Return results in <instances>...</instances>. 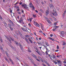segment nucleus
I'll use <instances>...</instances> for the list:
<instances>
[{
	"mask_svg": "<svg viewBox=\"0 0 66 66\" xmlns=\"http://www.w3.org/2000/svg\"><path fill=\"white\" fill-rule=\"evenodd\" d=\"M28 40H29V42L31 43H32V40L30 39V38H28Z\"/></svg>",
	"mask_w": 66,
	"mask_h": 66,
	"instance_id": "obj_19",
	"label": "nucleus"
},
{
	"mask_svg": "<svg viewBox=\"0 0 66 66\" xmlns=\"http://www.w3.org/2000/svg\"><path fill=\"white\" fill-rule=\"evenodd\" d=\"M5 37L6 38V39H7V40H8L9 41L10 43L11 44H12V42H11V40L10 39H9V37H8L6 36H5Z\"/></svg>",
	"mask_w": 66,
	"mask_h": 66,
	"instance_id": "obj_5",
	"label": "nucleus"
},
{
	"mask_svg": "<svg viewBox=\"0 0 66 66\" xmlns=\"http://www.w3.org/2000/svg\"><path fill=\"white\" fill-rule=\"evenodd\" d=\"M48 38H49V39H51H51H52V38L50 37H49Z\"/></svg>",
	"mask_w": 66,
	"mask_h": 66,
	"instance_id": "obj_54",
	"label": "nucleus"
},
{
	"mask_svg": "<svg viewBox=\"0 0 66 66\" xmlns=\"http://www.w3.org/2000/svg\"><path fill=\"white\" fill-rule=\"evenodd\" d=\"M46 46H49V44H48V43H47V42H46Z\"/></svg>",
	"mask_w": 66,
	"mask_h": 66,
	"instance_id": "obj_32",
	"label": "nucleus"
},
{
	"mask_svg": "<svg viewBox=\"0 0 66 66\" xmlns=\"http://www.w3.org/2000/svg\"><path fill=\"white\" fill-rule=\"evenodd\" d=\"M32 16L33 17H34V18L36 17V15H34V14L32 15Z\"/></svg>",
	"mask_w": 66,
	"mask_h": 66,
	"instance_id": "obj_27",
	"label": "nucleus"
},
{
	"mask_svg": "<svg viewBox=\"0 0 66 66\" xmlns=\"http://www.w3.org/2000/svg\"><path fill=\"white\" fill-rule=\"evenodd\" d=\"M29 35H26V37H27V38H28V37H29Z\"/></svg>",
	"mask_w": 66,
	"mask_h": 66,
	"instance_id": "obj_35",
	"label": "nucleus"
},
{
	"mask_svg": "<svg viewBox=\"0 0 66 66\" xmlns=\"http://www.w3.org/2000/svg\"><path fill=\"white\" fill-rule=\"evenodd\" d=\"M49 6L50 7L51 9L52 7H53V4H52L49 3Z\"/></svg>",
	"mask_w": 66,
	"mask_h": 66,
	"instance_id": "obj_7",
	"label": "nucleus"
},
{
	"mask_svg": "<svg viewBox=\"0 0 66 66\" xmlns=\"http://www.w3.org/2000/svg\"><path fill=\"white\" fill-rule=\"evenodd\" d=\"M40 11L41 12H42V13H43L44 11L42 9H41L40 10Z\"/></svg>",
	"mask_w": 66,
	"mask_h": 66,
	"instance_id": "obj_39",
	"label": "nucleus"
},
{
	"mask_svg": "<svg viewBox=\"0 0 66 66\" xmlns=\"http://www.w3.org/2000/svg\"><path fill=\"white\" fill-rule=\"evenodd\" d=\"M50 36H51V37H52V36H53V35L52 34H51Z\"/></svg>",
	"mask_w": 66,
	"mask_h": 66,
	"instance_id": "obj_48",
	"label": "nucleus"
},
{
	"mask_svg": "<svg viewBox=\"0 0 66 66\" xmlns=\"http://www.w3.org/2000/svg\"><path fill=\"white\" fill-rule=\"evenodd\" d=\"M51 59V60H53V57L51 56V57H50Z\"/></svg>",
	"mask_w": 66,
	"mask_h": 66,
	"instance_id": "obj_33",
	"label": "nucleus"
},
{
	"mask_svg": "<svg viewBox=\"0 0 66 66\" xmlns=\"http://www.w3.org/2000/svg\"><path fill=\"white\" fill-rule=\"evenodd\" d=\"M5 53L7 55V56H9V54H8V53H7V52L6 51L5 52Z\"/></svg>",
	"mask_w": 66,
	"mask_h": 66,
	"instance_id": "obj_26",
	"label": "nucleus"
},
{
	"mask_svg": "<svg viewBox=\"0 0 66 66\" xmlns=\"http://www.w3.org/2000/svg\"><path fill=\"white\" fill-rule=\"evenodd\" d=\"M36 51L39 54V55H42V54H41V53L40 52L38 51V50H36Z\"/></svg>",
	"mask_w": 66,
	"mask_h": 66,
	"instance_id": "obj_14",
	"label": "nucleus"
},
{
	"mask_svg": "<svg viewBox=\"0 0 66 66\" xmlns=\"http://www.w3.org/2000/svg\"><path fill=\"white\" fill-rule=\"evenodd\" d=\"M0 19H2V17H1V16L0 15Z\"/></svg>",
	"mask_w": 66,
	"mask_h": 66,
	"instance_id": "obj_60",
	"label": "nucleus"
},
{
	"mask_svg": "<svg viewBox=\"0 0 66 66\" xmlns=\"http://www.w3.org/2000/svg\"><path fill=\"white\" fill-rule=\"evenodd\" d=\"M0 49H1V50L2 51H3V48L2 47H0Z\"/></svg>",
	"mask_w": 66,
	"mask_h": 66,
	"instance_id": "obj_28",
	"label": "nucleus"
},
{
	"mask_svg": "<svg viewBox=\"0 0 66 66\" xmlns=\"http://www.w3.org/2000/svg\"><path fill=\"white\" fill-rule=\"evenodd\" d=\"M0 40L1 41V42H2V39H0Z\"/></svg>",
	"mask_w": 66,
	"mask_h": 66,
	"instance_id": "obj_59",
	"label": "nucleus"
},
{
	"mask_svg": "<svg viewBox=\"0 0 66 66\" xmlns=\"http://www.w3.org/2000/svg\"><path fill=\"white\" fill-rule=\"evenodd\" d=\"M62 45L63 46H65V45H66V42H63V44H62Z\"/></svg>",
	"mask_w": 66,
	"mask_h": 66,
	"instance_id": "obj_23",
	"label": "nucleus"
},
{
	"mask_svg": "<svg viewBox=\"0 0 66 66\" xmlns=\"http://www.w3.org/2000/svg\"><path fill=\"white\" fill-rule=\"evenodd\" d=\"M11 39L12 40V42H14V38H12V39Z\"/></svg>",
	"mask_w": 66,
	"mask_h": 66,
	"instance_id": "obj_37",
	"label": "nucleus"
},
{
	"mask_svg": "<svg viewBox=\"0 0 66 66\" xmlns=\"http://www.w3.org/2000/svg\"><path fill=\"white\" fill-rule=\"evenodd\" d=\"M60 34H62V35H64V34H65V33H64V32L63 31H60Z\"/></svg>",
	"mask_w": 66,
	"mask_h": 66,
	"instance_id": "obj_12",
	"label": "nucleus"
},
{
	"mask_svg": "<svg viewBox=\"0 0 66 66\" xmlns=\"http://www.w3.org/2000/svg\"><path fill=\"white\" fill-rule=\"evenodd\" d=\"M46 55H48V53L47 52V51H46Z\"/></svg>",
	"mask_w": 66,
	"mask_h": 66,
	"instance_id": "obj_45",
	"label": "nucleus"
},
{
	"mask_svg": "<svg viewBox=\"0 0 66 66\" xmlns=\"http://www.w3.org/2000/svg\"><path fill=\"white\" fill-rule=\"evenodd\" d=\"M54 63H55V64H57V63H58V62H56L55 61L54 62Z\"/></svg>",
	"mask_w": 66,
	"mask_h": 66,
	"instance_id": "obj_43",
	"label": "nucleus"
},
{
	"mask_svg": "<svg viewBox=\"0 0 66 66\" xmlns=\"http://www.w3.org/2000/svg\"><path fill=\"white\" fill-rule=\"evenodd\" d=\"M47 22H48L49 23H50L51 22H50V20H48L47 21Z\"/></svg>",
	"mask_w": 66,
	"mask_h": 66,
	"instance_id": "obj_42",
	"label": "nucleus"
},
{
	"mask_svg": "<svg viewBox=\"0 0 66 66\" xmlns=\"http://www.w3.org/2000/svg\"><path fill=\"white\" fill-rule=\"evenodd\" d=\"M59 28V26H55L53 28V29H54V28Z\"/></svg>",
	"mask_w": 66,
	"mask_h": 66,
	"instance_id": "obj_30",
	"label": "nucleus"
},
{
	"mask_svg": "<svg viewBox=\"0 0 66 66\" xmlns=\"http://www.w3.org/2000/svg\"><path fill=\"white\" fill-rule=\"evenodd\" d=\"M39 32H40V33H43V31H42V30H40V31H39Z\"/></svg>",
	"mask_w": 66,
	"mask_h": 66,
	"instance_id": "obj_53",
	"label": "nucleus"
},
{
	"mask_svg": "<svg viewBox=\"0 0 66 66\" xmlns=\"http://www.w3.org/2000/svg\"><path fill=\"white\" fill-rule=\"evenodd\" d=\"M8 26L9 28H10V27H11V26H11V24L9 23L8 24Z\"/></svg>",
	"mask_w": 66,
	"mask_h": 66,
	"instance_id": "obj_25",
	"label": "nucleus"
},
{
	"mask_svg": "<svg viewBox=\"0 0 66 66\" xmlns=\"http://www.w3.org/2000/svg\"><path fill=\"white\" fill-rule=\"evenodd\" d=\"M65 13H63V18H64V16H65Z\"/></svg>",
	"mask_w": 66,
	"mask_h": 66,
	"instance_id": "obj_31",
	"label": "nucleus"
},
{
	"mask_svg": "<svg viewBox=\"0 0 66 66\" xmlns=\"http://www.w3.org/2000/svg\"><path fill=\"white\" fill-rule=\"evenodd\" d=\"M44 18H45V19H46V20H47V21H48L49 20L48 18L46 17H44Z\"/></svg>",
	"mask_w": 66,
	"mask_h": 66,
	"instance_id": "obj_22",
	"label": "nucleus"
},
{
	"mask_svg": "<svg viewBox=\"0 0 66 66\" xmlns=\"http://www.w3.org/2000/svg\"><path fill=\"white\" fill-rule=\"evenodd\" d=\"M14 37H16L17 38V36L16 35H14Z\"/></svg>",
	"mask_w": 66,
	"mask_h": 66,
	"instance_id": "obj_55",
	"label": "nucleus"
},
{
	"mask_svg": "<svg viewBox=\"0 0 66 66\" xmlns=\"http://www.w3.org/2000/svg\"><path fill=\"white\" fill-rule=\"evenodd\" d=\"M29 6L30 7H32L34 10H35V7L33 6V5H32V4L31 3H30L29 4Z\"/></svg>",
	"mask_w": 66,
	"mask_h": 66,
	"instance_id": "obj_1",
	"label": "nucleus"
},
{
	"mask_svg": "<svg viewBox=\"0 0 66 66\" xmlns=\"http://www.w3.org/2000/svg\"><path fill=\"white\" fill-rule=\"evenodd\" d=\"M34 44H35V45H36V42H34Z\"/></svg>",
	"mask_w": 66,
	"mask_h": 66,
	"instance_id": "obj_61",
	"label": "nucleus"
},
{
	"mask_svg": "<svg viewBox=\"0 0 66 66\" xmlns=\"http://www.w3.org/2000/svg\"><path fill=\"white\" fill-rule=\"evenodd\" d=\"M28 52H31V50H30L29 49L28 50Z\"/></svg>",
	"mask_w": 66,
	"mask_h": 66,
	"instance_id": "obj_50",
	"label": "nucleus"
},
{
	"mask_svg": "<svg viewBox=\"0 0 66 66\" xmlns=\"http://www.w3.org/2000/svg\"><path fill=\"white\" fill-rule=\"evenodd\" d=\"M57 49H59V46H57Z\"/></svg>",
	"mask_w": 66,
	"mask_h": 66,
	"instance_id": "obj_44",
	"label": "nucleus"
},
{
	"mask_svg": "<svg viewBox=\"0 0 66 66\" xmlns=\"http://www.w3.org/2000/svg\"><path fill=\"white\" fill-rule=\"evenodd\" d=\"M18 32L19 35H20V36H21V38H22L24 39V38H23V36L22 35V34L19 31H18Z\"/></svg>",
	"mask_w": 66,
	"mask_h": 66,
	"instance_id": "obj_4",
	"label": "nucleus"
},
{
	"mask_svg": "<svg viewBox=\"0 0 66 66\" xmlns=\"http://www.w3.org/2000/svg\"><path fill=\"white\" fill-rule=\"evenodd\" d=\"M61 56V55H60V56L59 55H57L56 56L57 57H60V56Z\"/></svg>",
	"mask_w": 66,
	"mask_h": 66,
	"instance_id": "obj_41",
	"label": "nucleus"
},
{
	"mask_svg": "<svg viewBox=\"0 0 66 66\" xmlns=\"http://www.w3.org/2000/svg\"><path fill=\"white\" fill-rule=\"evenodd\" d=\"M35 25H36V27H39L40 26V25H39V24L37 23H36V24H35Z\"/></svg>",
	"mask_w": 66,
	"mask_h": 66,
	"instance_id": "obj_16",
	"label": "nucleus"
},
{
	"mask_svg": "<svg viewBox=\"0 0 66 66\" xmlns=\"http://www.w3.org/2000/svg\"><path fill=\"white\" fill-rule=\"evenodd\" d=\"M21 29L22 30H23L24 31H25V32H27V31H26V30L24 28H21Z\"/></svg>",
	"mask_w": 66,
	"mask_h": 66,
	"instance_id": "obj_18",
	"label": "nucleus"
},
{
	"mask_svg": "<svg viewBox=\"0 0 66 66\" xmlns=\"http://www.w3.org/2000/svg\"><path fill=\"white\" fill-rule=\"evenodd\" d=\"M39 15H40V16H42V13H39Z\"/></svg>",
	"mask_w": 66,
	"mask_h": 66,
	"instance_id": "obj_52",
	"label": "nucleus"
},
{
	"mask_svg": "<svg viewBox=\"0 0 66 66\" xmlns=\"http://www.w3.org/2000/svg\"><path fill=\"white\" fill-rule=\"evenodd\" d=\"M9 60L10 61H11V62L12 64H14L13 61H12V59H9Z\"/></svg>",
	"mask_w": 66,
	"mask_h": 66,
	"instance_id": "obj_15",
	"label": "nucleus"
},
{
	"mask_svg": "<svg viewBox=\"0 0 66 66\" xmlns=\"http://www.w3.org/2000/svg\"><path fill=\"white\" fill-rule=\"evenodd\" d=\"M56 13V12H55V13H52V14H53V15H54V16H55V15L56 16H57V14Z\"/></svg>",
	"mask_w": 66,
	"mask_h": 66,
	"instance_id": "obj_10",
	"label": "nucleus"
},
{
	"mask_svg": "<svg viewBox=\"0 0 66 66\" xmlns=\"http://www.w3.org/2000/svg\"><path fill=\"white\" fill-rule=\"evenodd\" d=\"M32 56H33L34 57H35V59H36V57H36V55H35L33 54V55H32Z\"/></svg>",
	"mask_w": 66,
	"mask_h": 66,
	"instance_id": "obj_21",
	"label": "nucleus"
},
{
	"mask_svg": "<svg viewBox=\"0 0 66 66\" xmlns=\"http://www.w3.org/2000/svg\"><path fill=\"white\" fill-rule=\"evenodd\" d=\"M4 23L5 26H7V24H6V23L4 22Z\"/></svg>",
	"mask_w": 66,
	"mask_h": 66,
	"instance_id": "obj_36",
	"label": "nucleus"
},
{
	"mask_svg": "<svg viewBox=\"0 0 66 66\" xmlns=\"http://www.w3.org/2000/svg\"><path fill=\"white\" fill-rule=\"evenodd\" d=\"M51 40H52V41H54V40L52 38V39Z\"/></svg>",
	"mask_w": 66,
	"mask_h": 66,
	"instance_id": "obj_63",
	"label": "nucleus"
},
{
	"mask_svg": "<svg viewBox=\"0 0 66 66\" xmlns=\"http://www.w3.org/2000/svg\"><path fill=\"white\" fill-rule=\"evenodd\" d=\"M42 53L43 54H44V55L45 54V53L43 52H42Z\"/></svg>",
	"mask_w": 66,
	"mask_h": 66,
	"instance_id": "obj_46",
	"label": "nucleus"
},
{
	"mask_svg": "<svg viewBox=\"0 0 66 66\" xmlns=\"http://www.w3.org/2000/svg\"><path fill=\"white\" fill-rule=\"evenodd\" d=\"M5 60L7 62H8L9 63H10V61H9V60L7 59V57H5Z\"/></svg>",
	"mask_w": 66,
	"mask_h": 66,
	"instance_id": "obj_11",
	"label": "nucleus"
},
{
	"mask_svg": "<svg viewBox=\"0 0 66 66\" xmlns=\"http://www.w3.org/2000/svg\"><path fill=\"white\" fill-rule=\"evenodd\" d=\"M19 46L21 48V49L22 50V49H23L22 46H21V44H20V43H19Z\"/></svg>",
	"mask_w": 66,
	"mask_h": 66,
	"instance_id": "obj_13",
	"label": "nucleus"
},
{
	"mask_svg": "<svg viewBox=\"0 0 66 66\" xmlns=\"http://www.w3.org/2000/svg\"><path fill=\"white\" fill-rule=\"evenodd\" d=\"M19 23L23 22V20H22V17H21L20 20L19 21Z\"/></svg>",
	"mask_w": 66,
	"mask_h": 66,
	"instance_id": "obj_6",
	"label": "nucleus"
},
{
	"mask_svg": "<svg viewBox=\"0 0 66 66\" xmlns=\"http://www.w3.org/2000/svg\"><path fill=\"white\" fill-rule=\"evenodd\" d=\"M9 28L10 29L11 31H13V28H11V27H9Z\"/></svg>",
	"mask_w": 66,
	"mask_h": 66,
	"instance_id": "obj_29",
	"label": "nucleus"
},
{
	"mask_svg": "<svg viewBox=\"0 0 66 66\" xmlns=\"http://www.w3.org/2000/svg\"><path fill=\"white\" fill-rule=\"evenodd\" d=\"M44 47H45V48H47V46H46V45H44Z\"/></svg>",
	"mask_w": 66,
	"mask_h": 66,
	"instance_id": "obj_62",
	"label": "nucleus"
},
{
	"mask_svg": "<svg viewBox=\"0 0 66 66\" xmlns=\"http://www.w3.org/2000/svg\"><path fill=\"white\" fill-rule=\"evenodd\" d=\"M11 48H12V49H14V47H13V46H11Z\"/></svg>",
	"mask_w": 66,
	"mask_h": 66,
	"instance_id": "obj_56",
	"label": "nucleus"
},
{
	"mask_svg": "<svg viewBox=\"0 0 66 66\" xmlns=\"http://www.w3.org/2000/svg\"><path fill=\"white\" fill-rule=\"evenodd\" d=\"M35 11L36 12V13H38V11L37 10H35Z\"/></svg>",
	"mask_w": 66,
	"mask_h": 66,
	"instance_id": "obj_57",
	"label": "nucleus"
},
{
	"mask_svg": "<svg viewBox=\"0 0 66 66\" xmlns=\"http://www.w3.org/2000/svg\"><path fill=\"white\" fill-rule=\"evenodd\" d=\"M18 2H17L16 3L14 4V5H16V4H18Z\"/></svg>",
	"mask_w": 66,
	"mask_h": 66,
	"instance_id": "obj_51",
	"label": "nucleus"
},
{
	"mask_svg": "<svg viewBox=\"0 0 66 66\" xmlns=\"http://www.w3.org/2000/svg\"><path fill=\"white\" fill-rule=\"evenodd\" d=\"M36 59L37 61H39V62H40V60H38V59H37V58Z\"/></svg>",
	"mask_w": 66,
	"mask_h": 66,
	"instance_id": "obj_40",
	"label": "nucleus"
},
{
	"mask_svg": "<svg viewBox=\"0 0 66 66\" xmlns=\"http://www.w3.org/2000/svg\"><path fill=\"white\" fill-rule=\"evenodd\" d=\"M11 16H12V17H13V16H14V13L12 12L11 13Z\"/></svg>",
	"mask_w": 66,
	"mask_h": 66,
	"instance_id": "obj_17",
	"label": "nucleus"
},
{
	"mask_svg": "<svg viewBox=\"0 0 66 66\" xmlns=\"http://www.w3.org/2000/svg\"><path fill=\"white\" fill-rule=\"evenodd\" d=\"M22 7H24V8L26 10L28 9V7H27L26 4H22Z\"/></svg>",
	"mask_w": 66,
	"mask_h": 66,
	"instance_id": "obj_2",
	"label": "nucleus"
},
{
	"mask_svg": "<svg viewBox=\"0 0 66 66\" xmlns=\"http://www.w3.org/2000/svg\"><path fill=\"white\" fill-rule=\"evenodd\" d=\"M25 40L28 43V44H29L30 43L29 42V41H28V40L27 39V38H25Z\"/></svg>",
	"mask_w": 66,
	"mask_h": 66,
	"instance_id": "obj_20",
	"label": "nucleus"
},
{
	"mask_svg": "<svg viewBox=\"0 0 66 66\" xmlns=\"http://www.w3.org/2000/svg\"><path fill=\"white\" fill-rule=\"evenodd\" d=\"M49 12L48 10H46V12H45V15L46 16H48V15L49 14Z\"/></svg>",
	"mask_w": 66,
	"mask_h": 66,
	"instance_id": "obj_8",
	"label": "nucleus"
},
{
	"mask_svg": "<svg viewBox=\"0 0 66 66\" xmlns=\"http://www.w3.org/2000/svg\"><path fill=\"white\" fill-rule=\"evenodd\" d=\"M57 23L56 22H55L54 23V24H55V26H56V24H57Z\"/></svg>",
	"mask_w": 66,
	"mask_h": 66,
	"instance_id": "obj_47",
	"label": "nucleus"
},
{
	"mask_svg": "<svg viewBox=\"0 0 66 66\" xmlns=\"http://www.w3.org/2000/svg\"><path fill=\"white\" fill-rule=\"evenodd\" d=\"M34 23L35 24H36V23H37L36 22H35V21H34Z\"/></svg>",
	"mask_w": 66,
	"mask_h": 66,
	"instance_id": "obj_49",
	"label": "nucleus"
},
{
	"mask_svg": "<svg viewBox=\"0 0 66 66\" xmlns=\"http://www.w3.org/2000/svg\"><path fill=\"white\" fill-rule=\"evenodd\" d=\"M52 55L53 56V58H54V59L55 58V55Z\"/></svg>",
	"mask_w": 66,
	"mask_h": 66,
	"instance_id": "obj_38",
	"label": "nucleus"
},
{
	"mask_svg": "<svg viewBox=\"0 0 66 66\" xmlns=\"http://www.w3.org/2000/svg\"><path fill=\"white\" fill-rule=\"evenodd\" d=\"M10 23H11L12 24V26H13V27L14 26H15V24L13 23V22L11 20H10Z\"/></svg>",
	"mask_w": 66,
	"mask_h": 66,
	"instance_id": "obj_9",
	"label": "nucleus"
},
{
	"mask_svg": "<svg viewBox=\"0 0 66 66\" xmlns=\"http://www.w3.org/2000/svg\"><path fill=\"white\" fill-rule=\"evenodd\" d=\"M18 14H19V15H20V14H21V13L20 12H18Z\"/></svg>",
	"mask_w": 66,
	"mask_h": 66,
	"instance_id": "obj_58",
	"label": "nucleus"
},
{
	"mask_svg": "<svg viewBox=\"0 0 66 66\" xmlns=\"http://www.w3.org/2000/svg\"><path fill=\"white\" fill-rule=\"evenodd\" d=\"M56 29V28H55L53 29V31H55V30Z\"/></svg>",
	"mask_w": 66,
	"mask_h": 66,
	"instance_id": "obj_34",
	"label": "nucleus"
},
{
	"mask_svg": "<svg viewBox=\"0 0 66 66\" xmlns=\"http://www.w3.org/2000/svg\"><path fill=\"white\" fill-rule=\"evenodd\" d=\"M55 61H57V62L58 63V64L59 65V66H61V65H62V63H61V61L60 60H56Z\"/></svg>",
	"mask_w": 66,
	"mask_h": 66,
	"instance_id": "obj_3",
	"label": "nucleus"
},
{
	"mask_svg": "<svg viewBox=\"0 0 66 66\" xmlns=\"http://www.w3.org/2000/svg\"><path fill=\"white\" fill-rule=\"evenodd\" d=\"M14 42H15V43L16 44V45H17V46H18V43L16 42V41H15Z\"/></svg>",
	"mask_w": 66,
	"mask_h": 66,
	"instance_id": "obj_24",
	"label": "nucleus"
},
{
	"mask_svg": "<svg viewBox=\"0 0 66 66\" xmlns=\"http://www.w3.org/2000/svg\"><path fill=\"white\" fill-rule=\"evenodd\" d=\"M37 43L38 44H39V45H40L41 44V43H39L37 42Z\"/></svg>",
	"mask_w": 66,
	"mask_h": 66,
	"instance_id": "obj_64",
	"label": "nucleus"
}]
</instances>
